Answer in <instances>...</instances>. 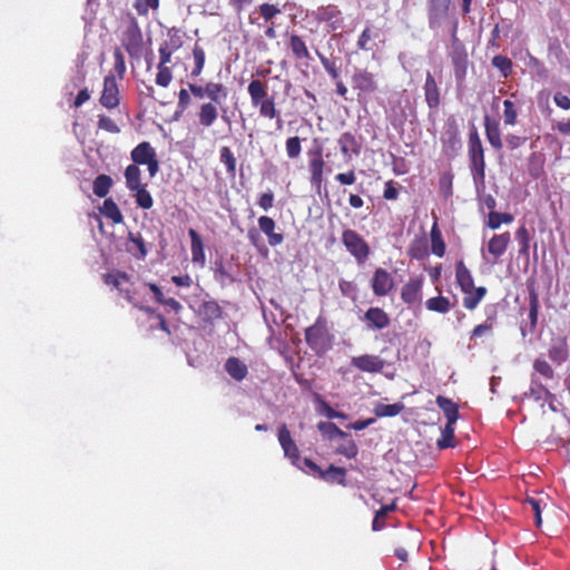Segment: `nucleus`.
<instances>
[{"mask_svg":"<svg viewBox=\"0 0 570 570\" xmlns=\"http://www.w3.org/2000/svg\"><path fill=\"white\" fill-rule=\"evenodd\" d=\"M250 102L258 108L259 116L267 119L278 118L275 97L268 95V87L259 79L252 80L247 86Z\"/></svg>","mask_w":570,"mask_h":570,"instance_id":"obj_1","label":"nucleus"},{"mask_svg":"<svg viewBox=\"0 0 570 570\" xmlns=\"http://www.w3.org/2000/svg\"><path fill=\"white\" fill-rule=\"evenodd\" d=\"M352 89L356 92L358 102H367L379 91L375 73L366 68H355L351 77Z\"/></svg>","mask_w":570,"mask_h":570,"instance_id":"obj_2","label":"nucleus"},{"mask_svg":"<svg viewBox=\"0 0 570 570\" xmlns=\"http://www.w3.org/2000/svg\"><path fill=\"white\" fill-rule=\"evenodd\" d=\"M468 154L474 181L483 183L485 178L484 149L475 128L469 134Z\"/></svg>","mask_w":570,"mask_h":570,"instance_id":"obj_3","label":"nucleus"},{"mask_svg":"<svg viewBox=\"0 0 570 570\" xmlns=\"http://www.w3.org/2000/svg\"><path fill=\"white\" fill-rule=\"evenodd\" d=\"M305 341L316 354H324L330 348L331 334L323 316H318L315 323L305 330Z\"/></svg>","mask_w":570,"mask_h":570,"instance_id":"obj_4","label":"nucleus"},{"mask_svg":"<svg viewBox=\"0 0 570 570\" xmlns=\"http://www.w3.org/2000/svg\"><path fill=\"white\" fill-rule=\"evenodd\" d=\"M342 244L357 264H364L371 254L367 242L354 229H344L341 237Z\"/></svg>","mask_w":570,"mask_h":570,"instance_id":"obj_5","label":"nucleus"},{"mask_svg":"<svg viewBox=\"0 0 570 570\" xmlns=\"http://www.w3.org/2000/svg\"><path fill=\"white\" fill-rule=\"evenodd\" d=\"M450 58L453 65L455 80L460 86L463 83L468 73L469 58L463 43L460 42L456 37H453Z\"/></svg>","mask_w":570,"mask_h":570,"instance_id":"obj_6","label":"nucleus"},{"mask_svg":"<svg viewBox=\"0 0 570 570\" xmlns=\"http://www.w3.org/2000/svg\"><path fill=\"white\" fill-rule=\"evenodd\" d=\"M278 442L284 451L285 458H287L293 465L304 470V459L299 455V450L294 440L291 436V432L286 424H283L278 429Z\"/></svg>","mask_w":570,"mask_h":570,"instance_id":"obj_7","label":"nucleus"},{"mask_svg":"<svg viewBox=\"0 0 570 570\" xmlns=\"http://www.w3.org/2000/svg\"><path fill=\"white\" fill-rule=\"evenodd\" d=\"M318 23L326 22L327 31H336L343 26L342 12L335 4L320 6L312 12Z\"/></svg>","mask_w":570,"mask_h":570,"instance_id":"obj_8","label":"nucleus"},{"mask_svg":"<svg viewBox=\"0 0 570 570\" xmlns=\"http://www.w3.org/2000/svg\"><path fill=\"white\" fill-rule=\"evenodd\" d=\"M303 462L304 465L314 475H317L318 478L328 482H336L341 485H346V470L344 468L331 464L328 469L324 471L311 459L304 458Z\"/></svg>","mask_w":570,"mask_h":570,"instance_id":"obj_9","label":"nucleus"},{"mask_svg":"<svg viewBox=\"0 0 570 570\" xmlns=\"http://www.w3.org/2000/svg\"><path fill=\"white\" fill-rule=\"evenodd\" d=\"M121 45L130 56L136 55L142 45V33L136 18L131 17L121 36Z\"/></svg>","mask_w":570,"mask_h":570,"instance_id":"obj_10","label":"nucleus"},{"mask_svg":"<svg viewBox=\"0 0 570 570\" xmlns=\"http://www.w3.org/2000/svg\"><path fill=\"white\" fill-rule=\"evenodd\" d=\"M99 102L107 109H115L119 106V87L114 75L104 78V88L99 98Z\"/></svg>","mask_w":570,"mask_h":570,"instance_id":"obj_11","label":"nucleus"},{"mask_svg":"<svg viewBox=\"0 0 570 570\" xmlns=\"http://www.w3.org/2000/svg\"><path fill=\"white\" fill-rule=\"evenodd\" d=\"M394 278L390 272L382 267H377L371 279V287L374 295L386 296L394 288Z\"/></svg>","mask_w":570,"mask_h":570,"instance_id":"obj_12","label":"nucleus"},{"mask_svg":"<svg viewBox=\"0 0 570 570\" xmlns=\"http://www.w3.org/2000/svg\"><path fill=\"white\" fill-rule=\"evenodd\" d=\"M308 170L311 174V184L320 188L324 180L325 161L323 159V151L321 148L309 151Z\"/></svg>","mask_w":570,"mask_h":570,"instance_id":"obj_13","label":"nucleus"},{"mask_svg":"<svg viewBox=\"0 0 570 570\" xmlns=\"http://www.w3.org/2000/svg\"><path fill=\"white\" fill-rule=\"evenodd\" d=\"M423 277L410 278L401 289V299L409 306L420 304L422 301Z\"/></svg>","mask_w":570,"mask_h":570,"instance_id":"obj_14","label":"nucleus"},{"mask_svg":"<svg viewBox=\"0 0 570 570\" xmlns=\"http://www.w3.org/2000/svg\"><path fill=\"white\" fill-rule=\"evenodd\" d=\"M452 0H428V18L431 28L448 17Z\"/></svg>","mask_w":570,"mask_h":570,"instance_id":"obj_15","label":"nucleus"},{"mask_svg":"<svg viewBox=\"0 0 570 570\" xmlns=\"http://www.w3.org/2000/svg\"><path fill=\"white\" fill-rule=\"evenodd\" d=\"M351 364L362 372L379 373L384 368L385 362L377 355L364 354L352 357Z\"/></svg>","mask_w":570,"mask_h":570,"instance_id":"obj_16","label":"nucleus"},{"mask_svg":"<svg viewBox=\"0 0 570 570\" xmlns=\"http://www.w3.org/2000/svg\"><path fill=\"white\" fill-rule=\"evenodd\" d=\"M363 321L368 330H384L390 323L389 314L381 307H370L363 316Z\"/></svg>","mask_w":570,"mask_h":570,"instance_id":"obj_17","label":"nucleus"},{"mask_svg":"<svg viewBox=\"0 0 570 570\" xmlns=\"http://www.w3.org/2000/svg\"><path fill=\"white\" fill-rule=\"evenodd\" d=\"M423 90L428 107L431 110H436L441 105V90L434 76L430 71L426 72Z\"/></svg>","mask_w":570,"mask_h":570,"instance_id":"obj_18","label":"nucleus"},{"mask_svg":"<svg viewBox=\"0 0 570 570\" xmlns=\"http://www.w3.org/2000/svg\"><path fill=\"white\" fill-rule=\"evenodd\" d=\"M257 223L259 230L266 235L269 246L276 247L284 242V235L275 232L276 223L272 217L261 216Z\"/></svg>","mask_w":570,"mask_h":570,"instance_id":"obj_19","label":"nucleus"},{"mask_svg":"<svg viewBox=\"0 0 570 570\" xmlns=\"http://www.w3.org/2000/svg\"><path fill=\"white\" fill-rule=\"evenodd\" d=\"M198 315L205 323L213 324L223 317V309L214 299L204 301L198 307Z\"/></svg>","mask_w":570,"mask_h":570,"instance_id":"obj_20","label":"nucleus"},{"mask_svg":"<svg viewBox=\"0 0 570 570\" xmlns=\"http://www.w3.org/2000/svg\"><path fill=\"white\" fill-rule=\"evenodd\" d=\"M217 104L204 102L199 107L197 114L199 125L204 128L212 127L219 117V109Z\"/></svg>","mask_w":570,"mask_h":570,"instance_id":"obj_21","label":"nucleus"},{"mask_svg":"<svg viewBox=\"0 0 570 570\" xmlns=\"http://www.w3.org/2000/svg\"><path fill=\"white\" fill-rule=\"evenodd\" d=\"M484 129L485 136L490 145L497 149L501 150L503 147L501 139V130L500 125L497 120L491 119L488 115L484 117Z\"/></svg>","mask_w":570,"mask_h":570,"instance_id":"obj_22","label":"nucleus"},{"mask_svg":"<svg viewBox=\"0 0 570 570\" xmlns=\"http://www.w3.org/2000/svg\"><path fill=\"white\" fill-rule=\"evenodd\" d=\"M510 242H511V236H510L509 232H505L502 234H495L492 236V238L488 243V252L494 258H499L505 253Z\"/></svg>","mask_w":570,"mask_h":570,"instance_id":"obj_23","label":"nucleus"},{"mask_svg":"<svg viewBox=\"0 0 570 570\" xmlns=\"http://www.w3.org/2000/svg\"><path fill=\"white\" fill-rule=\"evenodd\" d=\"M188 235L190 237L191 261L193 263L204 266L206 262V256L203 239L200 235L193 228L188 230Z\"/></svg>","mask_w":570,"mask_h":570,"instance_id":"obj_24","label":"nucleus"},{"mask_svg":"<svg viewBox=\"0 0 570 570\" xmlns=\"http://www.w3.org/2000/svg\"><path fill=\"white\" fill-rule=\"evenodd\" d=\"M224 367L227 374L237 382L243 381L248 374L247 365L236 356L228 357Z\"/></svg>","mask_w":570,"mask_h":570,"instance_id":"obj_25","label":"nucleus"},{"mask_svg":"<svg viewBox=\"0 0 570 570\" xmlns=\"http://www.w3.org/2000/svg\"><path fill=\"white\" fill-rule=\"evenodd\" d=\"M132 165H145V163H149L153 157H156V151L148 141H142L138 144L130 153Z\"/></svg>","mask_w":570,"mask_h":570,"instance_id":"obj_26","label":"nucleus"},{"mask_svg":"<svg viewBox=\"0 0 570 570\" xmlns=\"http://www.w3.org/2000/svg\"><path fill=\"white\" fill-rule=\"evenodd\" d=\"M455 281L461 292H469L474 286L473 276L463 261L455 264Z\"/></svg>","mask_w":570,"mask_h":570,"instance_id":"obj_27","label":"nucleus"},{"mask_svg":"<svg viewBox=\"0 0 570 570\" xmlns=\"http://www.w3.org/2000/svg\"><path fill=\"white\" fill-rule=\"evenodd\" d=\"M464 294L463 297V306L464 308L469 311H473L478 307V305L481 303V301L484 298V296L488 293L487 287L484 286H472V288L469 292H462Z\"/></svg>","mask_w":570,"mask_h":570,"instance_id":"obj_28","label":"nucleus"},{"mask_svg":"<svg viewBox=\"0 0 570 570\" xmlns=\"http://www.w3.org/2000/svg\"><path fill=\"white\" fill-rule=\"evenodd\" d=\"M438 406L443 411L446 422L450 424H455L459 419V406L451 399H448L443 395L436 396L435 400Z\"/></svg>","mask_w":570,"mask_h":570,"instance_id":"obj_29","label":"nucleus"},{"mask_svg":"<svg viewBox=\"0 0 570 570\" xmlns=\"http://www.w3.org/2000/svg\"><path fill=\"white\" fill-rule=\"evenodd\" d=\"M540 309L539 295L533 286L529 287V332L533 333L538 325V316Z\"/></svg>","mask_w":570,"mask_h":570,"instance_id":"obj_30","label":"nucleus"},{"mask_svg":"<svg viewBox=\"0 0 570 570\" xmlns=\"http://www.w3.org/2000/svg\"><path fill=\"white\" fill-rule=\"evenodd\" d=\"M206 97L208 102L220 105L228 96V88L222 82L208 81L206 83Z\"/></svg>","mask_w":570,"mask_h":570,"instance_id":"obj_31","label":"nucleus"},{"mask_svg":"<svg viewBox=\"0 0 570 570\" xmlns=\"http://www.w3.org/2000/svg\"><path fill=\"white\" fill-rule=\"evenodd\" d=\"M407 254L411 258L416 261L425 259L430 254L429 242L426 237L422 236L414 238L410 244Z\"/></svg>","mask_w":570,"mask_h":570,"instance_id":"obj_32","label":"nucleus"},{"mask_svg":"<svg viewBox=\"0 0 570 570\" xmlns=\"http://www.w3.org/2000/svg\"><path fill=\"white\" fill-rule=\"evenodd\" d=\"M288 46H289L295 59H297V60L311 59V53L308 51V48L301 36L291 35Z\"/></svg>","mask_w":570,"mask_h":570,"instance_id":"obj_33","label":"nucleus"},{"mask_svg":"<svg viewBox=\"0 0 570 570\" xmlns=\"http://www.w3.org/2000/svg\"><path fill=\"white\" fill-rule=\"evenodd\" d=\"M100 213L114 224H120L124 220V216L112 198L104 200V204L100 207Z\"/></svg>","mask_w":570,"mask_h":570,"instance_id":"obj_34","label":"nucleus"},{"mask_svg":"<svg viewBox=\"0 0 570 570\" xmlns=\"http://www.w3.org/2000/svg\"><path fill=\"white\" fill-rule=\"evenodd\" d=\"M125 179L127 188L132 191L145 185L141 183V170L136 165H129L125 169Z\"/></svg>","mask_w":570,"mask_h":570,"instance_id":"obj_35","label":"nucleus"},{"mask_svg":"<svg viewBox=\"0 0 570 570\" xmlns=\"http://www.w3.org/2000/svg\"><path fill=\"white\" fill-rule=\"evenodd\" d=\"M404 410V404L401 402L393 404L377 403L373 412L377 417H392L399 415Z\"/></svg>","mask_w":570,"mask_h":570,"instance_id":"obj_36","label":"nucleus"},{"mask_svg":"<svg viewBox=\"0 0 570 570\" xmlns=\"http://www.w3.org/2000/svg\"><path fill=\"white\" fill-rule=\"evenodd\" d=\"M445 243L442 237V233L436 223L431 228V249L432 253L438 257H443L445 254Z\"/></svg>","mask_w":570,"mask_h":570,"instance_id":"obj_37","label":"nucleus"},{"mask_svg":"<svg viewBox=\"0 0 570 570\" xmlns=\"http://www.w3.org/2000/svg\"><path fill=\"white\" fill-rule=\"evenodd\" d=\"M111 186H112L111 177L106 174H100L94 180L92 190L97 197L104 198L108 195Z\"/></svg>","mask_w":570,"mask_h":570,"instance_id":"obj_38","label":"nucleus"},{"mask_svg":"<svg viewBox=\"0 0 570 570\" xmlns=\"http://www.w3.org/2000/svg\"><path fill=\"white\" fill-rule=\"evenodd\" d=\"M128 240L134 246L129 248V252H131L137 258L144 259L147 256L148 250L141 234L129 233Z\"/></svg>","mask_w":570,"mask_h":570,"instance_id":"obj_39","label":"nucleus"},{"mask_svg":"<svg viewBox=\"0 0 570 570\" xmlns=\"http://www.w3.org/2000/svg\"><path fill=\"white\" fill-rule=\"evenodd\" d=\"M338 144L341 147V151L344 155H347L350 151H352L355 155L360 154L361 146L352 132L346 131L342 134V136L338 139Z\"/></svg>","mask_w":570,"mask_h":570,"instance_id":"obj_40","label":"nucleus"},{"mask_svg":"<svg viewBox=\"0 0 570 570\" xmlns=\"http://www.w3.org/2000/svg\"><path fill=\"white\" fill-rule=\"evenodd\" d=\"M219 160L224 164L229 176L236 175V158L229 147L223 146L219 150Z\"/></svg>","mask_w":570,"mask_h":570,"instance_id":"obj_41","label":"nucleus"},{"mask_svg":"<svg viewBox=\"0 0 570 570\" xmlns=\"http://www.w3.org/2000/svg\"><path fill=\"white\" fill-rule=\"evenodd\" d=\"M515 239L519 244V255L521 256H529L530 252V232L525 226H521L515 232Z\"/></svg>","mask_w":570,"mask_h":570,"instance_id":"obj_42","label":"nucleus"},{"mask_svg":"<svg viewBox=\"0 0 570 570\" xmlns=\"http://www.w3.org/2000/svg\"><path fill=\"white\" fill-rule=\"evenodd\" d=\"M425 306L429 311L445 314L451 309V303L448 297L436 296L431 297L425 302Z\"/></svg>","mask_w":570,"mask_h":570,"instance_id":"obj_43","label":"nucleus"},{"mask_svg":"<svg viewBox=\"0 0 570 570\" xmlns=\"http://www.w3.org/2000/svg\"><path fill=\"white\" fill-rule=\"evenodd\" d=\"M454 424H450L446 422L445 426L442 429L441 438L438 440V448L449 449L454 448Z\"/></svg>","mask_w":570,"mask_h":570,"instance_id":"obj_44","label":"nucleus"},{"mask_svg":"<svg viewBox=\"0 0 570 570\" xmlns=\"http://www.w3.org/2000/svg\"><path fill=\"white\" fill-rule=\"evenodd\" d=\"M130 279L129 275L125 272L116 271L108 273L104 276V281L107 285H112L119 292H122V284L128 283Z\"/></svg>","mask_w":570,"mask_h":570,"instance_id":"obj_45","label":"nucleus"},{"mask_svg":"<svg viewBox=\"0 0 570 570\" xmlns=\"http://www.w3.org/2000/svg\"><path fill=\"white\" fill-rule=\"evenodd\" d=\"M513 222V216L509 213H498L491 210L488 218V226L491 229H498L501 224H510Z\"/></svg>","mask_w":570,"mask_h":570,"instance_id":"obj_46","label":"nucleus"},{"mask_svg":"<svg viewBox=\"0 0 570 570\" xmlns=\"http://www.w3.org/2000/svg\"><path fill=\"white\" fill-rule=\"evenodd\" d=\"M318 431L326 435L330 439H333L335 436L338 438H346L347 433H345L343 430H341L335 423L333 422H318L317 424Z\"/></svg>","mask_w":570,"mask_h":570,"instance_id":"obj_47","label":"nucleus"},{"mask_svg":"<svg viewBox=\"0 0 570 570\" xmlns=\"http://www.w3.org/2000/svg\"><path fill=\"white\" fill-rule=\"evenodd\" d=\"M518 109L513 101L505 99L503 101V120L507 126L517 124Z\"/></svg>","mask_w":570,"mask_h":570,"instance_id":"obj_48","label":"nucleus"},{"mask_svg":"<svg viewBox=\"0 0 570 570\" xmlns=\"http://www.w3.org/2000/svg\"><path fill=\"white\" fill-rule=\"evenodd\" d=\"M492 65L500 70L504 78L509 77L512 72V61L507 56L498 55L492 58Z\"/></svg>","mask_w":570,"mask_h":570,"instance_id":"obj_49","label":"nucleus"},{"mask_svg":"<svg viewBox=\"0 0 570 570\" xmlns=\"http://www.w3.org/2000/svg\"><path fill=\"white\" fill-rule=\"evenodd\" d=\"M285 148L288 158H298L302 153V139L298 136L287 138L285 142Z\"/></svg>","mask_w":570,"mask_h":570,"instance_id":"obj_50","label":"nucleus"},{"mask_svg":"<svg viewBox=\"0 0 570 570\" xmlns=\"http://www.w3.org/2000/svg\"><path fill=\"white\" fill-rule=\"evenodd\" d=\"M132 191L135 193L136 203L140 208L149 209L153 207L154 200L150 193L146 189V186Z\"/></svg>","mask_w":570,"mask_h":570,"instance_id":"obj_51","label":"nucleus"},{"mask_svg":"<svg viewBox=\"0 0 570 570\" xmlns=\"http://www.w3.org/2000/svg\"><path fill=\"white\" fill-rule=\"evenodd\" d=\"M193 57H194L195 66L191 71V76L198 77L202 73L204 66H205L204 49L200 46L195 45V47L193 49Z\"/></svg>","mask_w":570,"mask_h":570,"instance_id":"obj_52","label":"nucleus"},{"mask_svg":"<svg viewBox=\"0 0 570 570\" xmlns=\"http://www.w3.org/2000/svg\"><path fill=\"white\" fill-rule=\"evenodd\" d=\"M316 55L322 63V66L324 67V69L326 70V72L328 73V76L333 79V80H337L340 79V71H338V67L336 66L335 61H332L330 60L326 56H324L321 51L316 50Z\"/></svg>","mask_w":570,"mask_h":570,"instance_id":"obj_53","label":"nucleus"},{"mask_svg":"<svg viewBox=\"0 0 570 570\" xmlns=\"http://www.w3.org/2000/svg\"><path fill=\"white\" fill-rule=\"evenodd\" d=\"M134 8L139 16H147L149 9L157 10L159 8V0H136Z\"/></svg>","mask_w":570,"mask_h":570,"instance_id":"obj_54","label":"nucleus"},{"mask_svg":"<svg viewBox=\"0 0 570 570\" xmlns=\"http://www.w3.org/2000/svg\"><path fill=\"white\" fill-rule=\"evenodd\" d=\"M114 70L122 79L126 72L125 56L119 48L114 50Z\"/></svg>","mask_w":570,"mask_h":570,"instance_id":"obj_55","label":"nucleus"},{"mask_svg":"<svg viewBox=\"0 0 570 570\" xmlns=\"http://www.w3.org/2000/svg\"><path fill=\"white\" fill-rule=\"evenodd\" d=\"M258 11L261 17L266 21L273 20L277 14L281 13V9L277 6L268 2L259 4Z\"/></svg>","mask_w":570,"mask_h":570,"instance_id":"obj_56","label":"nucleus"},{"mask_svg":"<svg viewBox=\"0 0 570 570\" xmlns=\"http://www.w3.org/2000/svg\"><path fill=\"white\" fill-rule=\"evenodd\" d=\"M157 69H158V72H157V76H156V83L160 87H168L171 79H173V73H171V70L169 67L167 66H157Z\"/></svg>","mask_w":570,"mask_h":570,"instance_id":"obj_57","label":"nucleus"},{"mask_svg":"<svg viewBox=\"0 0 570 570\" xmlns=\"http://www.w3.org/2000/svg\"><path fill=\"white\" fill-rule=\"evenodd\" d=\"M98 128L110 134L120 132L118 125L108 116L100 115L98 118Z\"/></svg>","mask_w":570,"mask_h":570,"instance_id":"obj_58","label":"nucleus"},{"mask_svg":"<svg viewBox=\"0 0 570 570\" xmlns=\"http://www.w3.org/2000/svg\"><path fill=\"white\" fill-rule=\"evenodd\" d=\"M338 287L343 296L348 297L353 301L356 299L357 287L354 282L341 279L338 283Z\"/></svg>","mask_w":570,"mask_h":570,"instance_id":"obj_59","label":"nucleus"},{"mask_svg":"<svg viewBox=\"0 0 570 570\" xmlns=\"http://www.w3.org/2000/svg\"><path fill=\"white\" fill-rule=\"evenodd\" d=\"M336 452L347 459H354L358 453V448L353 440H348L347 442L341 444Z\"/></svg>","mask_w":570,"mask_h":570,"instance_id":"obj_60","label":"nucleus"},{"mask_svg":"<svg viewBox=\"0 0 570 570\" xmlns=\"http://www.w3.org/2000/svg\"><path fill=\"white\" fill-rule=\"evenodd\" d=\"M214 275H215V279L222 284L235 282V278L233 277V275L227 272V269L225 268V266L222 263L216 265V267L214 269Z\"/></svg>","mask_w":570,"mask_h":570,"instance_id":"obj_61","label":"nucleus"},{"mask_svg":"<svg viewBox=\"0 0 570 570\" xmlns=\"http://www.w3.org/2000/svg\"><path fill=\"white\" fill-rule=\"evenodd\" d=\"M490 321H491V317H488L485 323L476 325L471 332L470 341H474L478 337H481L483 335L491 333L492 332V323Z\"/></svg>","mask_w":570,"mask_h":570,"instance_id":"obj_62","label":"nucleus"},{"mask_svg":"<svg viewBox=\"0 0 570 570\" xmlns=\"http://www.w3.org/2000/svg\"><path fill=\"white\" fill-rule=\"evenodd\" d=\"M567 348H566V345L564 344H561V345H553L550 350H549V357L553 361V362H557V363H561L563 361H566L567 358Z\"/></svg>","mask_w":570,"mask_h":570,"instance_id":"obj_63","label":"nucleus"},{"mask_svg":"<svg viewBox=\"0 0 570 570\" xmlns=\"http://www.w3.org/2000/svg\"><path fill=\"white\" fill-rule=\"evenodd\" d=\"M534 370L547 379H552L553 370L546 360H535L533 364Z\"/></svg>","mask_w":570,"mask_h":570,"instance_id":"obj_64","label":"nucleus"}]
</instances>
